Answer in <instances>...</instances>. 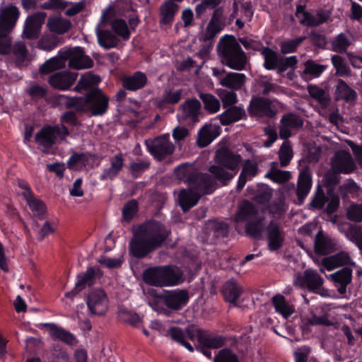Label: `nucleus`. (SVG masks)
Listing matches in <instances>:
<instances>
[{"label": "nucleus", "mask_w": 362, "mask_h": 362, "mask_svg": "<svg viewBox=\"0 0 362 362\" xmlns=\"http://www.w3.org/2000/svg\"><path fill=\"white\" fill-rule=\"evenodd\" d=\"M177 178L188 186L180 189L178 203L183 212L189 211L197 204L202 195L212 194L216 188V180L208 173L199 172L187 163L179 165L175 169Z\"/></svg>", "instance_id": "obj_1"}, {"label": "nucleus", "mask_w": 362, "mask_h": 362, "mask_svg": "<svg viewBox=\"0 0 362 362\" xmlns=\"http://www.w3.org/2000/svg\"><path fill=\"white\" fill-rule=\"evenodd\" d=\"M170 234V230L164 223L153 218L148 220L133 232L129 243V255L136 259H144L161 247Z\"/></svg>", "instance_id": "obj_2"}, {"label": "nucleus", "mask_w": 362, "mask_h": 362, "mask_svg": "<svg viewBox=\"0 0 362 362\" xmlns=\"http://www.w3.org/2000/svg\"><path fill=\"white\" fill-rule=\"evenodd\" d=\"M20 17V11L17 6L9 4L0 11V54L8 55L11 53L16 59L18 68L27 65L28 51L25 42H16L12 45L10 34L16 27Z\"/></svg>", "instance_id": "obj_3"}, {"label": "nucleus", "mask_w": 362, "mask_h": 362, "mask_svg": "<svg viewBox=\"0 0 362 362\" xmlns=\"http://www.w3.org/2000/svg\"><path fill=\"white\" fill-rule=\"evenodd\" d=\"M242 156L228 148H222L216 152L215 162L209 170L223 185H226L236 175Z\"/></svg>", "instance_id": "obj_4"}, {"label": "nucleus", "mask_w": 362, "mask_h": 362, "mask_svg": "<svg viewBox=\"0 0 362 362\" xmlns=\"http://www.w3.org/2000/svg\"><path fill=\"white\" fill-rule=\"evenodd\" d=\"M142 278L147 285L162 288L179 285L183 281V274L171 264L153 266L143 272Z\"/></svg>", "instance_id": "obj_5"}, {"label": "nucleus", "mask_w": 362, "mask_h": 362, "mask_svg": "<svg viewBox=\"0 0 362 362\" xmlns=\"http://www.w3.org/2000/svg\"><path fill=\"white\" fill-rule=\"evenodd\" d=\"M217 52L223 64L234 70L245 69L247 57L233 35H226L221 37Z\"/></svg>", "instance_id": "obj_6"}, {"label": "nucleus", "mask_w": 362, "mask_h": 362, "mask_svg": "<svg viewBox=\"0 0 362 362\" xmlns=\"http://www.w3.org/2000/svg\"><path fill=\"white\" fill-rule=\"evenodd\" d=\"M148 293L155 298L152 301L154 305L157 306L159 303H162L173 310H181L189 300V293L185 289L163 290L162 293L151 289Z\"/></svg>", "instance_id": "obj_7"}, {"label": "nucleus", "mask_w": 362, "mask_h": 362, "mask_svg": "<svg viewBox=\"0 0 362 362\" xmlns=\"http://www.w3.org/2000/svg\"><path fill=\"white\" fill-rule=\"evenodd\" d=\"M334 172L327 173L323 177L325 187H336L340 182L339 173L349 174L354 171L355 165L349 152L343 151L335 155Z\"/></svg>", "instance_id": "obj_8"}, {"label": "nucleus", "mask_w": 362, "mask_h": 362, "mask_svg": "<svg viewBox=\"0 0 362 362\" xmlns=\"http://www.w3.org/2000/svg\"><path fill=\"white\" fill-rule=\"evenodd\" d=\"M145 144L149 153L159 161L173 154L175 151V146L170 140L168 134L160 135L153 139H147Z\"/></svg>", "instance_id": "obj_9"}, {"label": "nucleus", "mask_w": 362, "mask_h": 362, "mask_svg": "<svg viewBox=\"0 0 362 362\" xmlns=\"http://www.w3.org/2000/svg\"><path fill=\"white\" fill-rule=\"evenodd\" d=\"M247 112L252 117L274 118L277 110L272 101L266 97L253 95L247 108Z\"/></svg>", "instance_id": "obj_10"}, {"label": "nucleus", "mask_w": 362, "mask_h": 362, "mask_svg": "<svg viewBox=\"0 0 362 362\" xmlns=\"http://www.w3.org/2000/svg\"><path fill=\"white\" fill-rule=\"evenodd\" d=\"M84 104L91 112L92 115L100 116L107 112L109 98L100 89L93 88L86 94Z\"/></svg>", "instance_id": "obj_11"}, {"label": "nucleus", "mask_w": 362, "mask_h": 362, "mask_svg": "<svg viewBox=\"0 0 362 362\" xmlns=\"http://www.w3.org/2000/svg\"><path fill=\"white\" fill-rule=\"evenodd\" d=\"M86 301L88 310L93 315H103L107 310L108 298L103 289L90 290L86 296Z\"/></svg>", "instance_id": "obj_12"}, {"label": "nucleus", "mask_w": 362, "mask_h": 362, "mask_svg": "<svg viewBox=\"0 0 362 362\" xmlns=\"http://www.w3.org/2000/svg\"><path fill=\"white\" fill-rule=\"evenodd\" d=\"M46 17V13L42 11L28 16L25 21L23 37L28 40L37 39Z\"/></svg>", "instance_id": "obj_13"}, {"label": "nucleus", "mask_w": 362, "mask_h": 362, "mask_svg": "<svg viewBox=\"0 0 362 362\" xmlns=\"http://www.w3.org/2000/svg\"><path fill=\"white\" fill-rule=\"evenodd\" d=\"M267 247L271 252L276 251L283 247L285 233L280 228L279 222L272 220L265 228Z\"/></svg>", "instance_id": "obj_14"}, {"label": "nucleus", "mask_w": 362, "mask_h": 362, "mask_svg": "<svg viewBox=\"0 0 362 362\" xmlns=\"http://www.w3.org/2000/svg\"><path fill=\"white\" fill-rule=\"evenodd\" d=\"M322 277L315 270L306 269L303 275L298 276L294 280V285L309 291L317 293L323 284Z\"/></svg>", "instance_id": "obj_15"}, {"label": "nucleus", "mask_w": 362, "mask_h": 362, "mask_svg": "<svg viewBox=\"0 0 362 362\" xmlns=\"http://www.w3.org/2000/svg\"><path fill=\"white\" fill-rule=\"evenodd\" d=\"M64 54L67 57H69V67L74 69H90L94 65L93 60L89 56L85 54L83 47H75L74 48H69V52Z\"/></svg>", "instance_id": "obj_16"}, {"label": "nucleus", "mask_w": 362, "mask_h": 362, "mask_svg": "<svg viewBox=\"0 0 362 362\" xmlns=\"http://www.w3.org/2000/svg\"><path fill=\"white\" fill-rule=\"evenodd\" d=\"M202 104L196 98L187 99L180 107V119L191 124H195L199 122L201 115Z\"/></svg>", "instance_id": "obj_17"}, {"label": "nucleus", "mask_w": 362, "mask_h": 362, "mask_svg": "<svg viewBox=\"0 0 362 362\" xmlns=\"http://www.w3.org/2000/svg\"><path fill=\"white\" fill-rule=\"evenodd\" d=\"M221 294L223 300L231 304L233 307H237L238 300L243 293V287L234 278L227 280L222 286Z\"/></svg>", "instance_id": "obj_18"}, {"label": "nucleus", "mask_w": 362, "mask_h": 362, "mask_svg": "<svg viewBox=\"0 0 362 362\" xmlns=\"http://www.w3.org/2000/svg\"><path fill=\"white\" fill-rule=\"evenodd\" d=\"M120 81L124 90L133 92L144 88L148 83L146 74L141 71H136L130 75L123 76Z\"/></svg>", "instance_id": "obj_19"}, {"label": "nucleus", "mask_w": 362, "mask_h": 362, "mask_svg": "<svg viewBox=\"0 0 362 362\" xmlns=\"http://www.w3.org/2000/svg\"><path fill=\"white\" fill-rule=\"evenodd\" d=\"M313 185L312 175L309 170L301 171L297 182L296 195L298 204L302 205L308 195Z\"/></svg>", "instance_id": "obj_20"}, {"label": "nucleus", "mask_w": 362, "mask_h": 362, "mask_svg": "<svg viewBox=\"0 0 362 362\" xmlns=\"http://www.w3.org/2000/svg\"><path fill=\"white\" fill-rule=\"evenodd\" d=\"M124 158L122 153H118L112 156L110 160V166L105 168L100 174L99 179L101 181L113 180L122 170L124 165Z\"/></svg>", "instance_id": "obj_21"}, {"label": "nucleus", "mask_w": 362, "mask_h": 362, "mask_svg": "<svg viewBox=\"0 0 362 362\" xmlns=\"http://www.w3.org/2000/svg\"><path fill=\"white\" fill-rule=\"evenodd\" d=\"M101 23L105 27L107 25H111V28L116 35L122 37L127 40L130 37V31L128 28L127 22L122 18L111 19L105 13H103L101 17Z\"/></svg>", "instance_id": "obj_22"}, {"label": "nucleus", "mask_w": 362, "mask_h": 362, "mask_svg": "<svg viewBox=\"0 0 362 362\" xmlns=\"http://www.w3.org/2000/svg\"><path fill=\"white\" fill-rule=\"evenodd\" d=\"M59 128L47 125L43 127L35 136L37 144L46 148L52 147L56 139L57 134H59Z\"/></svg>", "instance_id": "obj_23"}, {"label": "nucleus", "mask_w": 362, "mask_h": 362, "mask_svg": "<svg viewBox=\"0 0 362 362\" xmlns=\"http://www.w3.org/2000/svg\"><path fill=\"white\" fill-rule=\"evenodd\" d=\"M336 243L334 240L324 235L320 230L315 235L314 243V250L315 254L326 255L334 252L336 250Z\"/></svg>", "instance_id": "obj_24"}, {"label": "nucleus", "mask_w": 362, "mask_h": 362, "mask_svg": "<svg viewBox=\"0 0 362 362\" xmlns=\"http://www.w3.org/2000/svg\"><path fill=\"white\" fill-rule=\"evenodd\" d=\"M102 276L103 272L98 267H88L86 272H81L76 276V287L83 290L87 285H93L95 280Z\"/></svg>", "instance_id": "obj_25"}, {"label": "nucleus", "mask_w": 362, "mask_h": 362, "mask_svg": "<svg viewBox=\"0 0 362 362\" xmlns=\"http://www.w3.org/2000/svg\"><path fill=\"white\" fill-rule=\"evenodd\" d=\"M66 52H69V48L59 50L56 57H52L47 60L40 66V72L42 74H47L54 71V70L64 67L66 61L69 62V57H67L64 54Z\"/></svg>", "instance_id": "obj_26"}, {"label": "nucleus", "mask_w": 362, "mask_h": 362, "mask_svg": "<svg viewBox=\"0 0 362 362\" xmlns=\"http://www.w3.org/2000/svg\"><path fill=\"white\" fill-rule=\"evenodd\" d=\"M180 6L175 2L166 0L159 8V23L163 25H171L179 11Z\"/></svg>", "instance_id": "obj_27"}, {"label": "nucleus", "mask_w": 362, "mask_h": 362, "mask_svg": "<svg viewBox=\"0 0 362 362\" xmlns=\"http://www.w3.org/2000/svg\"><path fill=\"white\" fill-rule=\"evenodd\" d=\"M218 117L223 126H228L240 119L247 118L245 110L243 107L235 105L229 107Z\"/></svg>", "instance_id": "obj_28"}, {"label": "nucleus", "mask_w": 362, "mask_h": 362, "mask_svg": "<svg viewBox=\"0 0 362 362\" xmlns=\"http://www.w3.org/2000/svg\"><path fill=\"white\" fill-rule=\"evenodd\" d=\"M197 339L199 344L211 349L221 348L226 343V338L222 335L208 333L199 329L197 330Z\"/></svg>", "instance_id": "obj_29"}, {"label": "nucleus", "mask_w": 362, "mask_h": 362, "mask_svg": "<svg viewBox=\"0 0 362 362\" xmlns=\"http://www.w3.org/2000/svg\"><path fill=\"white\" fill-rule=\"evenodd\" d=\"M352 272L353 271L350 267H345L330 274V278L335 286L338 287V291L340 294L346 293V287L351 281Z\"/></svg>", "instance_id": "obj_30"}, {"label": "nucleus", "mask_w": 362, "mask_h": 362, "mask_svg": "<svg viewBox=\"0 0 362 362\" xmlns=\"http://www.w3.org/2000/svg\"><path fill=\"white\" fill-rule=\"evenodd\" d=\"M330 18V12L320 9L314 13H305L304 18L300 21L301 25L310 28L317 27L327 22Z\"/></svg>", "instance_id": "obj_31"}, {"label": "nucleus", "mask_w": 362, "mask_h": 362, "mask_svg": "<svg viewBox=\"0 0 362 362\" xmlns=\"http://www.w3.org/2000/svg\"><path fill=\"white\" fill-rule=\"evenodd\" d=\"M220 127H213L211 124H206L198 132L197 145L199 147H206L219 135Z\"/></svg>", "instance_id": "obj_32"}, {"label": "nucleus", "mask_w": 362, "mask_h": 362, "mask_svg": "<svg viewBox=\"0 0 362 362\" xmlns=\"http://www.w3.org/2000/svg\"><path fill=\"white\" fill-rule=\"evenodd\" d=\"M256 206L248 200H244L235 215L237 222H247L260 216Z\"/></svg>", "instance_id": "obj_33"}, {"label": "nucleus", "mask_w": 362, "mask_h": 362, "mask_svg": "<svg viewBox=\"0 0 362 362\" xmlns=\"http://www.w3.org/2000/svg\"><path fill=\"white\" fill-rule=\"evenodd\" d=\"M75 78L65 72H59L52 75L49 83L54 88L68 90L74 83Z\"/></svg>", "instance_id": "obj_34"}, {"label": "nucleus", "mask_w": 362, "mask_h": 362, "mask_svg": "<svg viewBox=\"0 0 362 362\" xmlns=\"http://www.w3.org/2000/svg\"><path fill=\"white\" fill-rule=\"evenodd\" d=\"M29 197L25 199L30 211L34 216L42 221L45 218L47 214V205L42 199L35 197L34 194H28Z\"/></svg>", "instance_id": "obj_35"}, {"label": "nucleus", "mask_w": 362, "mask_h": 362, "mask_svg": "<svg viewBox=\"0 0 362 362\" xmlns=\"http://www.w3.org/2000/svg\"><path fill=\"white\" fill-rule=\"evenodd\" d=\"M47 25L50 32L58 35L64 34L71 28V21L61 16L49 17Z\"/></svg>", "instance_id": "obj_36"}, {"label": "nucleus", "mask_w": 362, "mask_h": 362, "mask_svg": "<svg viewBox=\"0 0 362 362\" xmlns=\"http://www.w3.org/2000/svg\"><path fill=\"white\" fill-rule=\"evenodd\" d=\"M96 35L98 44L105 49L116 47L119 41L117 35L109 30L96 28Z\"/></svg>", "instance_id": "obj_37"}, {"label": "nucleus", "mask_w": 362, "mask_h": 362, "mask_svg": "<svg viewBox=\"0 0 362 362\" xmlns=\"http://www.w3.org/2000/svg\"><path fill=\"white\" fill-rule=\"evenodd\" d=\"M44 326L49 327V333L52 337L57 338L69 345H73L76 344V337L70 332H68L62 327H57L54 323H45Z\"/></svg>", "instance_id": "obj_38"}, {"label": "nucleus", "mask_w": 362, "mask_h": 362, "mask_svg": "<svg viewBox=\"0 0 362 362\" xmlns=\"http://www.w3.org/2000/svg\"><path fill=\"white\" fill-rule=\"evenodd\" d=\"M265 219L264 215L261 214L257 218L247 221L245 224V233L250 237L259 239L265 230L263 222Z\"/></svg>", "instance_id": "obj_39"}, {"label": "nucleus", "mask_w": 362, "mask_h": 362, "mask_svg": "<svg viewBox=\"0 0 362 362\" xmlns=\"http://www.w3.org/2000/svg\"><path fill=\"white\" fill-rule=\"evenodd\" d=\"M357 98L356 92L342 79H339L335 91V100H344L346 102L354 101Z\"/></svg>", "instance_id": "obj_40"}, {"label": "nucleus", "mask_w": 362, "mask_h": 362, "mask_svg": "<svg viewBox=\"0 0 362 362\" xmlns=\"http://www.w3.org/2000/svg\"><path fill=\"white\" fill-rule=\"evenodd\" d=\"M245 79L244 74L230 72L221 78V84L230 89L239 90L244 86Z\"/></svg>", "instance_id": "obj_41"}, {"label": "nucleus", "mask_w": 362, "mask_h": 362, "mask_svg": "<svg viewBox=\"0 0 362 362\" xmlns=\"http://www.w3.org/2000/svg\"><path fill=\"white\" fill-rule=\"evenodd\" d=\"M261 54L263 56L264 67L267 70H274L278 69L280 56L269 47H262Z\"/></svg>", "instance_id": "obj_42"}, {"label": "nucleus", "mask_w": 362, "mask_h": 362, "mask_svg": "<svg viewBox=\"0 0 362 362\" xmlns=\"http://www.w3.org/2000/svg\"><path fill=\"white\" fill-rule=\"evenodd\" d=\"M272 303L276 311L280 313L284 318L290 317L293 313V308L286 301L282 295H276L272 298Z\"/></svg>", "instance_id": "obj_43"}, {"label": "nucleus", "mask_w": 362, "mask_h": 362, "mask_svg": "<svg viewBox=\"0 0 362 362\" xmlns=\"http://www.w3.org/2000/svg\"><path fill=\"white\" fill-rule=\"evenodd\" d=\"M199 96L204 104V110L207 112L214 114L219 111L221 104L216 96L210 93H200Z\"/></svg>", "instance_id": "obj_44"}, {"label": "nucleus", "mask_w": 362, "mask_h": 362, "mask_svg": "<svg viewBox=\"0 0 362 362\" xmlns=\"http://www.w3.org/2000/svg\"><path fill=\"white\" fill-rule=\"evenodd\" d=\"M100 82V78L97 75L86 74L83 75L78 80L74 90L77 92L88 90L92 86L98 85Z\"/></svg>", "instance_id": "obj_45"}, {"label": "nucleus", "mask_w": 362, "mask_h": 362, "mask_svg": "<svg viewBox=\"0 0 362 362\" xmlns=\"http://www.w3.org/2000/svg\"><path fill=\"white\" fill-rule=\"evenodd\" d=\"M304 66L302 75L310 76L314 78L319 77L327 68V66L317 64L312 59L306 61Z\"/></svg>", "instance_id": "obj_46"}, {"label": "nucleus", "mask_w": 362, "mask_h": 362, "mask_svg": "<svg viewBox=\"0 0 362 362\" xmlns=\"http://www.w3.org/2000/svg\"><path fill=\"white\" fill-rule=\"evenodd\" d=\"M328 202V197L325 194L322 187L317 185L315 192L312 197V200L309 204L310 209H322L325 203Z\"/></svg>", "instance_id": "obj_47"}, {"label": "nucleus", "mask_w": 362, "mask_h": 362, "mask_svg": "<svg viewBox=\"0 0 362 362\" xmlns=\"http://www.w3.org/2000/svg\"><path fill=\"white\" fill-rule=\"evenodd\" d=\"M308 91L310 97L316 100L322 106L328 105L330 98L322 88L315 85H309Z\"/></svg>", "instance_id": "obj_48"}, {"label": "nucleus", "mask_w": 362, "mask_h": 362, "mask_svg": "<svg viewBox=\"0 0 362 362\" xmlns=\"http://www.w3.org/2000/svg\"><path fill=\"white\" fill-rule=\"evenodd\" d=\"M331 45L334 52L344 53L346 52L351 45V42L346 34L341 33L333 39Z\"/></svg>", "instance_id": "obj_49"}, {"label": "nucleus", "mask_w": 362, "mask_h": 362, "mask_svg": "<svg viewBox=\"0 0 362 362\" xmlns=\"http://www.w3.org/2000/svg\"><path fill=\"white\" fill-rule=\"evenodd\" d=\"M293 150L289 141H284L279 151V158L281 166L282 168L288 166L293 158Z\"/></svg>", "instance_id": "obj_50"}, {"label": "nucleus", "mask_w": 362, "mask_h": 362, "mask_svg": "<svg viewBox=\"0 0 362 362\" xmlns=\"http://www.w3.org/2000/svg\"><path fill=\"white\" fill-rule=\"evenodd\" d=\"M281 124L291 129H299L303 125V119L296 114L289 112L284 114L281 119Z\"/></svg>", "instance_id": "obj_51"}, {"label": "nucleus", "mask_w": 362, "mask_h": 362, "mask_svg": "<svg viewBox=\"0 0 362 362\" xmlns=\"http://www.w3.org/2000/svg\"><path fill=\"white\" fill-rule=\"evenodd\" d=\"M120 320L131 325L133 327L138 326L141 319L137 313L128 310L127 308H120L118 313Z\"/></svg>", "instance_id": "obj_52"}, {"label": "nucleus", "mask_w": 362, "mask_h": 362, "mask_svg": "<svg viewBox=\"0 0 362 362\" xmlns=\"http://www.w3.org/2000/svg\"><path fill=\"white\" fill-rule=\"evenodd\" d=\"M305 39V36H300L294 39L283 41L280 45L281 52L286 54L296 52L298 46Z\"/></svg>", "instance_id": "obj_53"}, {"label": "nucleus", "mask_w": 362, "mask_h": 362, "mask_svg": "<svg viewBox=\"0 0 362 362\" xmlns=\"http://www.w3.org/2000/svg\"><path fill=\"white\" fill-rule=\"evenodd\" d=\"M214 362H240L238 356L229 348L220 350L213 358Z\"/></svg>", "instance_id": "obj_54"}, {"label": "nucleus", "mask_w": 362, "mask_h": 362, "mask_svg": "<svg viewBox=\"0 0 362 362\" xmlns=\"http://www.w3.org/2000/svg\"><path fill=\"white\" fill-rule=\"evenodd\" d=\"M139 205L136 199L127 202L122 209V218L124 221L129 222L133 219L138 211Z\"/></svg>", "instance_id": "obj_55"}, {"label": "nucleus", "mask_w": 362, "mask_h": 362, "mask_svg": "<svg viewBox=\"0 0 362 362\" xmlns=\"http://www.w3.org/2000/svg\"><path fill=\"white\" fill-rule=\"evenodd\" d=\"M258 163L250 159H246L244 161L241 173L245 175L249 180H252L259 173Z\"/></svg>", "instance_id": "obj_56"}, {"label": "nucleus", "mask_w": 362, "mask_h": 362, "mask_svg": "<svg viewBox=\"0 0 362 362\" xmlns=\"http://www.w3.org/2000/svg\"><path fill=\"white\" fill-rule=\"evenodd\" d=\"M331 61L338 75L344 76L349 74L350 69L342 57L334 54L332 57Z\"/></svg>", "instance_id": "obj_57"}, {"label": "nucleus", "mask_w": 362, "mask_h": 362, "mask_svg": "<svg viewBox=\"0 0 362 362\" xmlns=\"http://www.w3.org/2000/svg\"><path fill=\"white\" fill-rule=\"evenodd\" d=\"M210 224L216 237L227 238L228 236L229 226L227 223L214 220L210 222Z\"/></svg>", "instance_id": "obj_58"}, {"label": "nucleus", "mask_w": 362, "mask_h": 362, "mask_svg": "<svg viewBox=\"0 0 362 362\" xmlns=\"http://www.w3.org/2000/svg\"><path fill=\"white\" fill-rule=\"evenodd\" d=\"M265 177L270 178L274 182L283 183L287 182L290 179L291 175L288 171L271 168L270 170L266 174Z\"/></svg>", "instance_id": "obj_59"}, {"label": "nucleus", "mask_w": 362, "mask_h": 362, "mask_svg": "<svg viewBox=\"0 0 362 362\" xmlns=\"http://www.w3.org/2000/svg\"><path fill=\"white\" fill-rule=\"evenodd\" d=\"M308 38L312 44L320 49H325L327 40L325 34L320 33L318 31L313 30L308 34Z\"/></svg>", "instance_id": "obj_60"}, {"label": "nucleus", "mask_w": 362, "mask_h": 362, "mask_svg": "<svg viewBox=\"0 0 362 362\" xmlns=\"http://www.w3.org/2000/svg\"><path fill=\"white\" fill-rule=\"evenodd\" d=\"M60 98H66L64 105L66 108H75L77 111H82L85 107V98L82 97H65L63 95Z\"/></svg>", "instance_id": "obj_61"}, {"label": "nucleus", "mask_w": 362, "mask_h": 362, "mask_svg": "<svg viewBox=\"0 0 362 362\" xmlns=\"http://www.w3.org/2000/svg\"><path fill=\"white\" fill-rule=\"evenodd\" d=\"M347 218L354 222H362V203L351 205L346 212Z\"/></svg>", "instance_id": "obj_62"}, {"label": "nucleus", "mask_w": 362, "mask_h": 362, "mask_svg": "<svg viewBox=\"0 0 362 362\" xmlns=\"http://www.w3.org/2000/svg\"><path fill=\"white\" fill-rule=\"evenodd\" d=\"M297 62L298 59L296 56H291L288 57L280 56L278 71L281 73L284 72L289 68H293Z\"/></svg>", "instance_id": "obj_63"}, {"label": "nucleus", "mask_w": 362, "mask_h": 362, "mask_svg": "<svg viewBox=\"0 0 362 362\" xmlns=\"http://www.w3.org/2000/svg\"><path fill=\"white\" fill-rule=\"evenodd\" d=\"M349 235L350 240L358 247L362 255V229L360 227H351Z\"/></svg>", "instance_id": "obj_64"}]
</instances>
